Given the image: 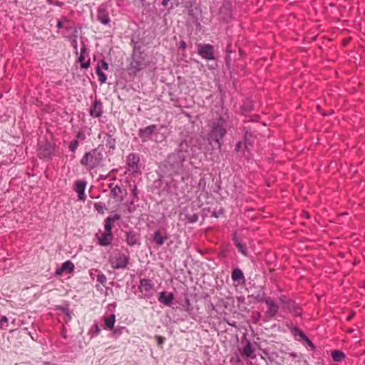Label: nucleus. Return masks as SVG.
<instances>
[{
	"label": "nucleus",
	"mask_w": 365,
	"mask_h": 365,
	"mask_svg": "<svg viewBox=\"0 0 365 365\" xmlns=\"http://www.w3.org/2000/svg\"><path fill=\"white\" fill-rule=\"evenodd\" d=\"M186 160L187 159L185 158L182 154L175 153L170 154L163 165L165 174L171 177L175 181L178 180L175 179L174 177L179 176L180 180L185 182L189 178V173L184 165Z\"/></svg>",
	"instance_id": "obj_1"
},
{
	"label": "nucleus",
	"mask_w": 365,
	"mask_h": 365,
	"mask_svg": "<svg viewBox=\"0 0 365 365\" xmlns=\"http://www.w3.org/2000/svg\"><path fill=\"white\" fill-rule=\"evenodd\" d=\"M227 119L228 116L221 115L214 119L210 124L207 139L210 143L214 142L218 150H221L223 144V138L227 133Z\"/></svg>",
	"instance_id": "obj_2"
},
{
	"label": "nucleus",
	"mask_w": 365,
	"mask_h": 365,
	"mask_svg": "<svg viewBox=\"0 0 365 365\" xmlns=\"http://www.w3.org/2000/svg\"><path fill=\"white\" fill-rule=\"evenodd\" d=\"M103 150V148L99 145L86 152L80 160V164L88 171L98 168L102 165L104 159Z\"/></svg>",
	"instance_id": "obj_3"
},
{
	"label": "nucleus",
	"mask_w": 365,
	"mask_h": 365,
	"mask_svg": "<svg viewBox=\"0 0 365 365\" xmlns=\"http://www.w3.org/2000/svg\"><path fill=\"white\" fill-rule=\"evenodd\" d=\"M130 260L128 255L119 251L115 252L109 256L108 262L114 269H124L127 267Z\"/></svg>",
	"instance_id": "obj_4"
},
{
	"label": "nucleus",
	"mask_w": 365,
	"mask_h": 365,
	"mask_svg": "<svg viewBox=\"0 0 365 365\" xmlns=\"http://www.w3.org/2000/svg\"><path fill=\"white\" fill-rule=\"evenodd\" d=\"M148 66L143 54H132V60L128 68L130 75H136L139 71Z\"/></svg>",
	"instance_id": "obj_5"
},
{
	"label": "nucleus",
	"mask_w": 365,
	"mask_h": 365,
	"mask_svg": "<svg viewBox=\"0 0 365 365\" xmlns=\"http://www.w3.org/2000/svg\"><path fill=\"white\" fill-rule=\"evenodd\" d=\"M56 147V145L48 141L38 144L37 150L38 157L43 160H50L55 155Z\"/></svg>",
	"instance_id": "obj_6"
},
{
	"label": "nucleus",
	"mask_w": 365,
	"mask_h": 365,
	"mask_svg": "<svg viewBox=\"0 0 365 365\" xmlns=\"http://www.w3.org/2000/svg\"><path fill=\"white\" fill-rule=\"evenodd\" d=\"M287 327L292 334L295 340L302 341L308 345L312 350L315 349L314 343L308 338V336L297 327L293 326L292 324H287Z\"/></svg>",
	"instance_id": "obj_7"
},
{
	"label": "nucleus",
	"mask_w": 365,
	"mask_h": 365,
	"mask_svg": "<svg viewBox=\"0 0 365 365\" xmlns=\"http://www.w3.org/2000/svg\"><path fill=\"white\" fill-rule=\"evenodd\" d=\"M138 289L144 299H150L154 294V284L150 279H141Z\"/></svg>",
	"instance_id": "obj_8"
},
{
	"label": "nucleus",
	"mask_w": 365,
	"mask_h": 365,
	"mask_svg": "<svg viewBox=\"0 0 365 365\" xmlns=\"http://www.w3.org/2000/svg\"><path fill=\"white\" fill-rule=\"evenodd\" d=\"M253 110L254 108L252 102L250 101H246L243 103V104L241 106V114L245 116H247ZM259 115L248 116L246 117L245 120H243V123L246 124L250 122H257L259 120Z\"/></svg>",
	"instance_id": "obj_9"
},
{
	"label": "nucleus",
	"mask_w": 365,
	"mask_h": 365,
	"mask_svg": "<svg viewBox=\"0 0 365 365\" xmlns=\"http://www.w3.org/2000/svg\"><path fill=\"white\" fill-rule=\"evenodd\" d=\"M158 130L157 125H150L145 128H141L138 130V136L143 143L148 142L152 140L154 133Z\"/></svg>",
	"instance_id": "obj_10"
},
{
	"label": "nucleus",
	"mask_w": 365,
	"mask_h": 365,
	"mask_svg": "<svg viewBox=\"0 0 365 365\" xmlns=\"http://www.w3.org/2000/svg\"><path fill=\"white\" fill-rule=\"evenodd\" d=\"M197 53L205 60L212 61L215 59L214 47L211 44H199Z\"/></svg>",
	"instance_id": "obj_11"
},
{
	"label": "nucleus",
	"mask_w": 365,
	"mask_h": 365,
	"mask_svg": "<svg viewBox=\"0 0 365 365\" xmlns=\"http://www.w3.org/2000/svg\"><path fill=\"white\" fill-rule=\"evenodd\" d=\"M125 241L130 247H133L135 245L140 246L141 244L140 235L137 232L130 230L125 232Z\"/></svg>",
	"instance_id": "obj_12"
},
{
	"label": "nucleus",
	"mask_w": 365,
	"mask_h": 365,
	"mask_svg": "<svg viewBox=\"0 0 365 365\" xmlns=\"http://www.w3.org/2000/svg\"><path fill=\"white\" fill-rule=\"evenodd\" d=\"M220 16L222 21L228 22L232 14V5L229 1H225L220 8Z\"/></svg>",
	"instance_id": "obj_13"
},
{
	"label": "nucleus",
	"mask_w": 365,
	"mask_h": 365,
	"mask_svg": "<svg viewBox=\"0 0 365 365\" xmlns=\"http://www.w3.org/2000/svg\"><path fill=\"white\" fill-rule=\"evenodd\" d=\"M97 20L103 25H108L110 22L106 4H101L98 8Z\"/></svg>",
	"instance_id": "obj_14"
},
{
	"label": "nucleus",
	"mask_w": 365,
	"mask_h": 365,
	"mask_svg": "<svg viewBox=\"0 0 365 365\" xmlns=\"http://www.w3.org/2000/svg\"><path fill=\"white\" fill-rule=\"evenodd\" d=\"M140 157L138 154L132 153L127 156L126 165L128 169L133 173H138L139 170Z\"/></svg>",
	"instance_id": "obj_15"
},
{
	"label": "nucleus",
	"mask_w": 365,
	"mask_h": 365,
	"mask_svg": "<svg viewBox=\"0 0 365 365\" xmlns=\"http://www.w3.org/2000/svg\"><path fill=\"white\" fill-rule=\"evenodd\" d=\"M190 209L188 207H185L182 208V211L180 213V218L181 220L184 221L185 223L193 224L197 222L199 219V216L197 213L190 214Z\"/></svg>",
	"instance_id": "obj_16"
},
{
	"label": "nucleus",
	"mask_w": 365,
	"mask_h": 365,
	"mask_svg": "<svg viewBox=\"0 0 365 365\" xmlns=\"http://www.w3.org/2000/svg\"><path fill=\"white\" fill-rule=\"evenodd\" d=\"M243 133V138L245 144V147L249 148L252 147L255 138V130H253L250 126L244 125L242 128Z\"/></svg>",
	"instance_id": "obj_17"
},
{
	"label": "nucleus",
	"mask_w": 365,
	"mask_h": 365,
	"mask_svg": "<svg viewBox=\"0 0 365 365\" xmlns=\"http://www.w3.org/2000/svg\"><path fill=\"white\" fill-rule=\"evenodd\" d=\"M282 308L295 317L302 316V312L300 307L295 301L291 299L282 307Z\"/></svg>",
	"instance_id": "obj_18"
},
{
	"label": "nucleus",
	"mask_w": 365,
	"mask_h": 365,
	"mask_svg": "<svg viewBox=\"0 0 365 365\" xmlns=\"http://www.w3.org/2000/svg\"><path fill=\"white\" fill-rule=\"evenodd\" d=\"M103 113V103L100 99H95L92 103L90 109L89 114L93 118H100Z\"/></svg>",
	"instance_id": "obj_19"
},
{
	"label": "nucleus",
	"mask_w": 365,
	"mask_h": 365,
	"mask_svg": "<svg viewBox=\"0 0 365 365\" xmlns=\"http://www.w3.org/2000/svg\"><path fill=\"white\" fill-rule=\"evenodd\" d=\"M265 304L267 307V309L266 311V316L268 318H272L275 317L278 313L279 309V307L277 304V302H275L274 299H272L271 297H267V299H265Z\"/></svg>",
	"instance_id": "obj_20"
},
{
	"label": "nucleus",
	"mask_w": 365,
	"mask_h": 365,
	"mask_svg": "<svg viewBox=\"0 0 365 365\" xmlns=\"http://www.w3.org/2000/svg\"><path fill=\"white\" fill-rule=\"evenodd\" d=\"M75 266L70 260H66L55 271L56 276H61L63 273L71 274L73 272Z\"/></svg>",
	"instance_id": "obj_21"
},
{
	"label": "nucleus",
	"mask_w": 365,
	"mask_h": 365,
	"mask_svg": "<svg viewBox=\"0 0 365 365\" xmlns=\"http://www.w3.org/2000/svg\"><path fill=\"white\" fill-rule=\"evenodd\" d=\"M120 220V215L119 214H114L107 217L104 220V232L108 233H113V223Z\"/></svg>",
	"instance_id": "obj_22"
},
{
	"label": "nucleus",
	"mask_w": 365,
	"mask_h": 365,
	"mask_svg": "<svg viewBox=\"0 0 365 365\" xmlns=\"http://www.w3.org/2000/svg\"><path fill=\"white\" fill-rule=\"evenodd\" d=\"M158 299L161 304L165 306H170L174 299V294L163 291L159 293Z\"/></svg>",
	"instance_id": "obj_23"
},
{
	"label": "nucleus",
	"mask_w": 365,
	"mask_h": 365,
	"mask_svg": "<svg viewBox=\"0 0 365 365\" xmlns=\"http://www.w3.org/2000/svg\"><path fill=\"white\" fill-rule=\"evenodd\" d=\"M232 241L239 252H240L244 256L248 255L247 245L243 242L242 239L239 238L236 235H234Z\"/></svg>",
	"instance_id": "obj_24"
},
{
	"label": "nucleus",
	"mask_w": 365,
	"mask_h": 365,
	"mask_svg": "<svg viewBox=\"0 0 365 365\" xmlns=\"http://www.w3.org/2000/svg\"><path fill=\"white\" fill-rule=\"evenodd\" d=\"M192 150V148L190 149L189 143L186 140H182L179 144L178 149L175 150V153H180L184 155L185 158L187 159L190 157V152Z\"/></svg>",
	"instance_id": "obj_25"
},
{
	"label": "nucleus",
	"mask_w": 365,
	"mask_h": 365,
	"mask_svg": "<svg viewBox=\"0 0 365 365\" xmlns=\"http://www.w3.org/2000/svg\"><path fill=\"white\" fill-rule=\"evenodd\" d=\"M113 237V233L103 232L101 236L97 237L98 243L103 247L108 246L112 243Z\"/></svg>",
	"instance_id": "obj_26"
},
{
	"label": "nucleus",
	"mask_w": 365,
	"mask_h": 365,
	"mask_svg": "<svg viewBox=\"0 0 365 365\" xmlns=\"http://www.w3.org/2000/svg\"><path fill=\"white\" fill-rule=\"evenodd\" d=\"M232 279L234 282H237L238 284H244L245 283V277L242 271L238 268H235L231 274Z\"/></svg>",
	"instance_id": "obj_27"
},
{
	"label": "nucleus",
	"mask_w": 365,
	"mask_h": 365,
	"mask_svg": "<svg viewBox=\"0 0 365 365\" xmlns=\"http://www.w3.org/2000/svg\"><path fill=\"white\" fill-rule=\"evenodd\" d=\"M255 348L252 346V343L250 341H247L245 345L244 346L242 350V355L254 359L256 358V354H255Z\"/></svg>",
	"instance_id": "obj_28"
},
{
	"label": "nucleus",
	"mask_w": 365,
	"mask_h": 365,
	"mask_svg": "<svg viewBox=\"0 0 365 365\" xmlns=\"http://www.w3.org/2000/svg\"><path fill=\"white\" fill-rule=\"evenodd\" d=\"M168 238L167 234L163 235L159 230L155 231L153 235V241L159 247L163 245Z\"/></svg>",
	"instance_id": "obj_29"
},
{
	"label": "nucleus",
	"mask_w": 365,
	"mask_h": 365,
	"mask_svg": "<svg viewBox=\"0 0 365 365\" xmlns=\"http://www.w3.org/2000/svg\"><path fill=\"white\" fill-rule=\"evenodd\" d=\"M104 322V329L107 330H113L114 329V325L115 322V315L114 314H110L108 315H105L103 318Z\"/></svg>",
	"instance_id": "obj_30"
},
{
	"label": "nucleus",
	"mask_w": 365,
	"mask_h": 365,
	"mask_svg": "<svg viewBox=\"0 0 365 365\" xmlns=\"http://www.w3.org/2000/svg\"><path fill=\"white\" fill-rule=\"evenodd\" d=\"M111 132L112 130H110L109 132L106 133V145L109 149L113 150L115 149L116 140L115 138L113 137Z\"/></svg>",
	"instance_id": "obj_31"
},
{
	"label": "nucleus",
	"mask_w": 365,
	"mask_h": 365,
	"mask_svg": "<svg viewBox=\"0 0 365 365\" xmlns=\"http://www.w3.org/2000/svg\"><path fill=\"white\" fill-rule=\"evenodd\" d=\"M56 310L57 311H61V312H63L65 315H66V322H68L69 321H71V313H70V309H69V305L68 304H65L63 305H59V306H56Z\"/></svg>",
	"instance_id": "obj_32"
},
{
	"label": "nucleus",
	"mask_w": 365,
	"mask_h": 365,
	"mask_svg": "<svg viewBox=\"0 0 365 365\" xmlns=\"http://www.w3.org/2000/svg\"><path fill=\"white\" fill-rule=\"evenodd\" d=\"M331 356L334 361L339 362L345 358V354L338 349H334L331 351Z\"/></svg>",
	"instance_id": "obj_33"
},
{
	"label": "nucleus",
	"mask_w": 365,
	"mask_h": 365,
	"mask_svg": "<svg viewBox=\"0 0 365 365\" xmlns=\"http://www.w3.org/2000/svg\"><path fill=\"white\" fill-rule=\"evenodd\" d=\"M77 38H78L77 30H76V29H75L74 34H72L71 36H70L68 37V39L71 43V46H72L76 54L78 53Z\"/></svg>",
	"instance_id": "obj_34"
},
{
	"label": "nucleus",
	"mask_w": 365,
	"mask_h": 365,
	"mask_svg": "<svg viewBox=\"0 0 365 365\" xmlns=\"http://www.w3.org/2000/svg\"><path fill=\"white\" fill-rule=\"evenodd\" d=\"M86 182L84 180H78L75 182L74 190L76 192H85Z\"/></svg>",
	"instance_id": "obj_35"
},
{
	"label": "nucleus",
	"mask_w": 365,
	"mask_h": 365,
	"mask_svg": "<svg viewBox=\"0 0 365 365\" xmlns=\"http://www.w3.org/2000/svg\"><path fill=\"white\" fill-rule=\"evenodd\" d=\"M252 297H253L257 302H265V299H267L265 297V293L263 290H259L255 294H252Z\"/></svg>",
	"instance_id": "obj_36"
},
{
	"label": "nucleus",
	"mask_w": 365,
	"mask_h": 365,
	"mask_svg": "<svg viewBox=\"0 0 365 365\" xmlns=\"http://www.w3.org/2000/svg\"><path fill=\"white\" fill-rule=\"evenodd\" d=\"M96 73L98 77L99 82L103 84L106 82L107 76L103 72L101 68L97 67L96 68Z\"/></svg>",
	"instance_id": "obj_37"
},
{
	"label": "nucleus",
	"mask_w": 365,
	"mask_h": 365,
	"mask_svg": "<svg viewBox=\"0 0 365 365\" xmlns=\"http://www.w3.org/2000/svg\"><path fill=\"white\" fill-rule=\"evenodd\" d=\"M96 73L98 77L99 82L103 84L106 82L107 76L103 72L101 68L97 67L96 68Z\"/></svg>",
	"instance_id": "obj_38"
},
{
	"label": "nucleus",
	"mask_w": 365,
	"mask_h": 365,
	"mask_svg": "<svg viewBox=\"0 0 365 365\" xmlns=\"http://www.w3.org/2000/svg\"><path fill=\"white\" fill-rule=\"evenodd\" d=\"M101 329L98 323H95L88 331V334L91 338L96 336L101 331Z\"/></svg>",
	"instance_id": "obj_39"
},
{
	"label": "nucleus",
	"mask_w": 365,
	"mask_h": 365,
	"mask_svg": "<svg viewBox=\"0 0 365 365\" xmlns=\"http://www.w3.org/2000/svg\"><path fill=\"white\" fill-rule=\"evenodd\" d=\"M78 61L81 63V66L82 68L87 69L90 66V60L85 61L84 55L80 54Z\"/></svg>",
	"instance_id": "obj_40"
},
{
	"label": "nucleus",
	"mask_w": 365,
	"mask_h": 365,
	"mask_svg": "<svg viewBox=\"0 0 365 365\" xmlns=\"http://www.w3.org/2000/svg\"><path fill=\"white\" fill-rule=\"evenodd\" d=\"M94 209L98 212L99 214H103L104 210L106 209V205L105 203L102 202H98L94 203Z\"/></svg>",
	"instance_id": "obj_41"
},
{
	"label": "nucleus",
	"mask_w": 365,
	"mask_h": 365,
	"mask_svg": "<svg viewBox=\"0 0 365 365\" xmlns=\"http://www.w3.org/2000/svg\"><path fill=\"white\" fill-rule=\"evenodd\" d=\"M112 331L113 336L115 337H118L120 335H121L123 331H128L125 327H114V329Z\"/></svg>",
	"instance_id": "obj_42"
},
{
	"label": "nucleus",
	"mask_w": 365,
	"mask_h": 365,
	"mask_svg": "<svg viewBox=\"0 0 365 365\" xmlns=\"http://www.w3.org/2000/svg\"><path fill=\"white\" fill-rule=\"evenodd\" d=\"M79 145V142L78 140H72L68 145V150L71 153H75Z\"/></svg>",
	"instance_id": "obj_43"
},
{
	"label": "nucleus",
	"mask_w": 365,
	"mask_h": 365,
	"mask_svg": "<svg viewBox=\"0 0 365 365\" xmlns=\"http://www.w3.org/2000/svg\"><path fill=\"white\" fill-rule=\"evenodd\" d=\"M131 43L133 44V54H143L141 51V46L133 39H132Z\"/></svg>",
	"instance_id": "obj_44"
},
{
	"label": "nucleus",
	"mask_w": 365,
	"mask_h": 365,
	"mask_svg": "<svg viewBox=\"0 0 365 365\" xmlns=\"http://www.w3.org/2000/svg\"><path fill=\"white\" fill-rule=\"evenodd\" d=\"M121 192H122V189L118 185H115V187H113V189H112V190L110 191L111 195L113 197H117L118 196V195L120 193H121Z\"/></svg>",
	"instance_id": "obj_45"
},
{
	"label": "nucleus",
	"mask_w": 365,
	"mask_h": 365,
	"mask_svg": "<svg viewBox=\"0 0 365 365\" xmlns=\"http://www.w3.org/2000/svg\"><path fill=\"white\" fill-rule=\"evenodd\" d=\"M96 280H97L98 282H99L100 284H101L103 286L106 284V283L107 282L106 277L103 273L98 274L97 275Z\"/></svg>",
	"instance_id": "obj_46"
},
{
	"label": "nucleus",
	"mask_w": 365,
	"mask_h": 365,
	"mask_svg": "<svg viewBox=\"0 0 365 365\" xmlns=\"http://www.w3.org/2000/svg\"><path fill=\"white\" fill-rule=\"evenodd\" d=\"M63 22H68V17L66 16H63L61 20L58 19L57 21V24H56V27L60 29H62L63 28Z\"/></svg>",
	"instance_id": "obj_47"
},
{
	"label": "nucleus",
	"mask_w": 365,
	"mask_h": 365,
	"mask_svg": "<svg viewBox=\"0 0 365 365\" xmlns=\"http://www.w3.org/2000/svg\"><path fill=\"white\" fill-rule=\"evenodd\" d=\"M97 67L101 68V70H108L109 66L108 63L103 59L98 63Z\"/></svg>",
	"instance_id": "obj_48"
},
{
	"label": "nucleus",
	"mask_w": 365,
	"mask_h": 365,
	"mask_svg": "<svg viewBox=\"0 0 365 365\" xmlns=\"http://www.w3.org/2000/svg\"><path fill=\"white\" fill-rule=\"evenodd\" d=\"M225 212V210L223 208H220L219 210H215L213 212H212V216L217 218L219 217L220 215H223Z\"/></svg>",
	"instance_id": "obj_49"
},
{
	"label": "nucleus",
	"mask_w": 365,
	"mask_h": 365,
	"mask_svg": "<svg viewBox=\"0 0 365 365\" xmlns=\"http://www.w3.org/2000/svg\"><path fill=\"white\" fill-rule=\"evenodd\" d=\"M138 192L137 186L134 185L133 188L131 190V195L133 197V201L138 200Z\"/></svg>",
	"instance_id": "obj_50"
},
{
	"label": "nucleus",
	"mask_w": 365,
	"mask_h": 365,
	"mask_svg": "<svg viewBox=\"0 0 365 365\" xmlns=\"http://www.w3.org/2000/svg\"><path fill=\"white\" fill-rule=\"evenodd\" d=\"M206 187V181L204 178H200L198 182V187L199 189L202 190V191H204L205 190Z\"/></svg>",
	"instance_id": "obj_51"
},
{
	"label": "nucleus",
	"mask_w": 365,
	"mask_h": 365,
	"mask_svg": "<svg viewBox=\"0 0 365 365\" xmlns=\"http://www.w3.org/2000/svg\"><path fill=\"white\" fill-rule=\"evenodd\" d=\"M278 299L281 302V304L283 307L290 299V298L287 297L285 295H281L278 297Z\"/></svg>",
	"instance_id": "obj_52"
},
{
	"label": "nucleus",
	"mask_w": 365,
	"mask_h": 365,
	"mask_svg": "<svg viewBox=\"0 0 365 365\" xmlns=\"http://www.w3.org/2000/svg\"><path fill=\"white\" fill-rule=\"evenodd\" d=\"M155 339L159 346H162L165 341V338L161 336H155Z\"/></svg>",
	"instance_id": "obj_53"
},
{
	"label": "nucleus",
	"mask_w": 365,
	"mask_h": 365,
	"mask_svg": "<svg viewBox=\"0 0 365 365\" xmlns=\"http://www.w3.org/2000/svg\"><path fill=\"white\" fill-rule=\"evenodd\" d=\"M230 47H231L230 45H229L226 48L227 55H226V57H225V61H226L227 64H228L229 61H230V53L232 52L231 49H230Z\"/></svg>",
	"instance_id": "obj_54"
},
{
	"label": "nucleus",
	"mask_w": 365,
	"mask_h": 365,
	"mask_svg": "<svg viewBox=\"0 0 365 365\" xmlns=\"http://www.w3.org/2000/svg\"><path fill=\"white\" fill-rule=\"evenodd\" d=\"M77 194H78V200L84 201L86 200L85 192H77Z\"/></svg>",
	"instance_id": "obj_55"
},
{
	"label": "nucleus",
	"mask_w": 365,
	"mask_h": 365,
	"mask_svg": "<svg viewBox=\"0 0 365 365\" xmlns=\"http://www.w3.org/2000/svg\"><path fill=\"white\" fill-rule=\"evenodd\" d=\"M76 138H77L76 140H78L79 139L80 140H84V138H85L84 133L83 132H81V131L78 132L77 134H76Z\"/></svg>",
	"instance_id": "obj_56"
},
{
	"label": "nucleus",
	"mask_w": 365,
	"mask_h": 365,
	"mask_svg": "<svg viewBox=\"0 0 365 365\" xmlns=\"http://www.w3.org/2000/svg\"><path fill=\"white\" fill-rule=\"evenodd\" d=\"M242 143L241 141H239L235 145V150L236 152H240L242 148Z\"/></svg>",
	"instance_id": "obj_57"
},
{
	"label": "nucleus",
	"mask_w": 365,
	"mask_h": 365,
	"mask_svg": "<svg viewBox=\"0 0 365 365\" xmlns=\"http://www.w3.org/2000/svg\"><path fill=\"white\" fill-rule=\"evenodd\" d=\"M86 51H87L86 46V45H85V43L83 42V43H82L81 48V53H80V54H81V55H85V53H86Z\"/></svg>",
	"instance_id": "obj_58"
},
{
	"label": "nucleus",
	"mask_w": 365,
	"mask_h": 365,
	"mask_svg": "<svg viewBox=\"0 0 365 365\" xmlns=\"http://www.w3.org/2000/svg\"><path fill=\"white\" fill-rule=\"evenodd\" d=\"M61 336L65 339H66L68 338L67 334H66V328L64 326H62V327H61Z\"/></svg>",
	"instance_id": "obj_59"
},
{
	"label": "nucleus",
	"mask_w": 365,
	"mask_h": 365,
	"mask_svg": "<svg viewBox=\"0 0 365 365\" xmlns=\"http://www.w3.org/2000/svg\"><path fill=\"white\" fill-rule=\"evenodd\" d=\"M186 47H187V43H185V41L182 40L179 42V48L184 50L186 48Z\"/></svg>",
	"instance_id": "obj_60"
},
{
	"label": "nucleus",
	"mask_w": 365,
	"mask_h": 365,
	"mask_svg": "<svg viewBox=\"0 0 365 365\" xmlns=\"http://www.w3.org/2000/svg\"><path fill=\"white\" fill-rule=\"evenodd\" d=\"M8 322V318L6 316H2L0 319V323L4 326V324H6Z\"/></svg>",
	"instance_id": "obj_61"
},
{
	"label": "nucleus",
	"mask_w": 365,
	"mask_h": 365,
	"mask_svg": "<svg viewBox=\"0 0 365 365\" xmlns=\"http://www.w3.org/2000/svg\"><path fill=\"white\" fill-rule=\"evenodd\" d=\"M354 315H355V313H354V312H351L349 315H348V316L346 317V319H347L348 321L351 320V319L354 318Z\"/></svg>",
	"instance_id": "obj_62"
},
{
	"label": "nucleus",
	"mask_w": 365,
	"mask_h": 365,
	"mask_svg": "<svg viewBox=\"0 0 365 365\" xmlns=\"http://www.w3.org/2000/svg\"><path fill=\"white\" fill-rule=\"evenodd\" d=\"M115 184L114 183H110L108 185V187L110 188V191L112 190V189H113V187H115Z\"/></svg>",
	"instance_id": "obj_63"
}]
</instances>
